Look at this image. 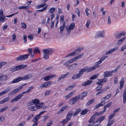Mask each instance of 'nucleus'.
<instances>
[{"label": "nucleus", "mask_w": 126, "mask_h": 126, "mask_svg": "<svg viewBox=\"0 0 126 126\" xmlns=\"http://www.w3.org/2000/svg\"><path fill=\"white\" fill-rule=\"evenodd\" d=\"M32 75L31 74L25 75L23 77H19L16 79H14L11 82V83H14L18 82L22 80H25L29 79L32 77Z\"/></svg>", "instance_id": "obj_1"}, {"label": "nucleus", "mask_w": 126, "mask_h": 126, "mask_svg": "<svg viewBox=\"0 0 126 126\" xmlns=\"http://www.w3.org/2000/svg\"><path fill=\"white\" fill-rule=\"evenodd\" d=\"M84 54L82 53L78 55L75 57L73 58L72 59H71L67 61L66 62L63 64L64 65H66V66H67L68 64L71 63L73 62H75L77 60L79 59L81 57L83 56Z\"/></svg>", "instance_id": "obj_2"}, {"label": "nucleus", "mask_w": 126, "mask_h": 126, "mask_svg": "<svg viewBox=\"0 0 126 126\" xmlns=\"http://www.w3.org/2000/svg\"><path fill=\"white\" fill-rule=\"evenodd\" d=\"M44 54L43 58L46 60H47L49 58L50 55L53 52V51L52 49H44L43 51Z\"/></svg>", "instance_id": "obj_3"}, {"label": "nucleus", "mask_w": 126, "mask_h": 126, "mask_svg": "<svg viewBox=\"0 0 126 126\" xmlns=\"http://www.w3.org/2000/svg\"><path fill=\"white\" fill-rule=\"evenodd\" d=\"M27 93H29L27 90L24 92H23L21 94H19L17 96H16L15 98L12 99L11 100L10 102L11 103H12L14 102L17 101L18 100L20 99L22 97L23 94H24Z\"/></svg>", "instance_id": "obj_4"}, {"label": "nucleus", "mask_w": 126, "mask_h": 126, "mask_svg": "<svg viewBox=\"0 0 126 126\" xmlns=\"http://www.w3.org/2000/svg\"><path fill=\"white\" fill-rule=\"evenodd\" d=\"M90 67L88 68H84L80 69L79 71L78 74V76H79L80 78L83 75L84 72L88 73L89 72L91 71Z\"/></svg>", "instance_id": "obj_5"}, {"label": "nucleus", "mask_w": 126, "mask_h": 126, "mask_svg": "<svg viewBox=\"0 0 126 126\" xmlns=\"http://www.w3.org/2000/svg\"><path fill=\"white\" fill-rule=\"evenodd\" d=\"M83 49V48L82 47H79L74 51L72 52L69 54L67 55L65 57L71 56L77 54L79 53L80 51Z\"/></svg>", "instance_id": "obj_6"}, {"label": "nucleus", "mask_w": 126, "mask_h": 126, "mask_svg": "<svg viewBox=\"0 0 126 126\" xmlns=\"http://www.w3.org/2000/svg\"><path fill=\"white\" fill-rule=\"evenodd\" d=\"M79 97V96L78 95L75 97L72 98L70 100L68 103L71 105L75 103L77 101L80 99Z\"/></svg>", "instance_id": "obj_7"}, {"label": "nucleus", "mask_w": 126, "mask_h": 126, "mask_svg": "<svg viewBox=\"0 0 126 126\" xmlns=\"http://www.w3.org/2000/svg\"><path fill=\"white\" fill-rule=\"evenodd\" d=\"M29 56V55L26 54L20 55L16 58V59L17 61L24 60L26 59Z\"/></svg>", "instance_id": "obj_8"}, {"label": "nucleus", "mask_w": 126, "mask_h": 126, "mask_svg": "<svg viewBox=\"0 0 126 126\" xmlns=\"http://www.w3.org/2000/svg\"><path fill=\"white\" fill-rule=\"evenodd\" d=\"M126 32H116L114 33V36L116 38H120L121 36H125Z\"/></svg>", "instance_id": "obj_9"}, {"label": "nucleus", "mask_w": 126, "mask_h": 126, "mask_svg": "<svg viewBox=\"0 0 126 126\" xmlns=\"http://www.w3.org/2000/svg\"><path fill=\"white\" fill-rule=\"evenodd\" d=\"M32 2V1H28L27 2V3L28 5L26 6H19L18 7V8L20 9H25L26 10H27L30 7V6L29 5L31 4Z\"/></svg>", "instance_id": "obj_10"}, {"label": "nucleus", "mask_w": 126, "mask_h": 126, "mask_svg": "<svg viewBox=\"0 0 126 126\" xmlns=\"http://www.w3.org/2000/svg\"><path fill=\"white\" fill-rule=\"evenodd\" d=\"M101 63V62L99 60L97 62H96L95 63L96 64L94 66H91L89 67L91 70V71H92L93 70H94L96 68L99 67L100 65L99 64Z\"/></svg>", "instance_id": "obj_11"}, {"label": "nucleus", "mask_w": 126, "mask_h": 126, "mask_svg": "<svg viewBox=\"0 0 126 126\" xmlns=\"http://www.w3.org/2000/svg\"><path fill=\"white\" fill-rule=\"evenodd\" d=\"M22 88V86H20L19 87L14 89L9 93L8 95H10L16 93L20 90Z\"/></svg>", "instance_id": "obj_12"}, {"label": "nucleus", "mask_w": 126, "mask_h": 126, "mask_svg": "<svg viewBox=\"0 0 126 126\" xmlns=\"http://www.w3.org/2000/svg\"><path fill=\"white\" fill-rule=\"evenodd\" d=\"M56 74H52L49 76H47L44 77V80L45 81H47L49 80L56 77Z\"/></svg>", "instance_id": "obj_13"}, {"label": "nucleus", "mask_w": 126, "mask_h": 126, "mask_svg": "<svg viewBox=\"0 0 126 126\" xmlns=\"http://www.w3.org/2000/svg\"><path fill=\"white\" fill-rule=\"evenodd\" d=\"M73 112L71 111H70L68 113L66 116V118L69 121L70 120L72 116H73Z\"/></svg>", "instance_id": "obj_14"}, {"label": "nucleus", "mask_w": 126, "mask_h": 126, "mask_svg": "<svg viewBox=\"0 0 126 126\" xmlns=\"http://www.w3.org/2000/svg\"><path fill=\"white\" fill-rule=\"evenodd\" d=\"M27 65H26L20 64L16 66V70H18L23 69L27 67Z\"/></svg>", "instance_id": "obj_15"}, {"label": "nucleus", "mask_w": 126, "mask_h": 126, "mask_svg": "<svg viewBox=\"0 0 126 126\" xmlns=\"http://www.w3.org/2000/svg\"><path fill=\"white\" fill-rule=\"evenodd\" d=\"M111 94H109L106 95L105 97H103L102 98L101 101H102L104 103L105 102L109 99L111 96Z\"/></svg>", "instance_id": "obj_16"}, {"label": "nucleus", "mask_w": 126, "mask_h": 126, "mask_svg": "<svg viewBox=\"0 0 126 126\" xmlns=\"http://www.w3.org/2000/svg\"><path fill=\"white\" fill-rule=\"evenodd\" d=\"M112 73L111 71H106L104 72L103 75L105 77H109L112 75Z\"/></svg>", "instance_id": "obj_17"}, {"label": "nucleus", "mask_w": 126, "mask_h": 126, "mask_svg": "<svg viewBox=\"0 0 126 126\" xmlns=\"http://www.w3.org/2000/svg\"><path fill=\"white\" fill-rule=\"evenodd\" d=\"M98 81L96 83V84L103 85L102 83H105L107 81V79L105 78H104L101 79H98Z\"/></svg>", "instance_id": "obj_18"}, {"label": "nucleus", "mask_w": 126, "mask_h": 126, "mask_svg": "<svg viewBox=\"0 0 126 126\" xmlns=\"http://www.w3.org/2000/svg\"><path fill=\"white\" fill-rule=\"evenodd\" d=\"M11 90V88L9 87H7L3 91L0 93V96L5 94L8 92H9Z\"/></svg>", "instance_id": "obj_19"}, {"label": "nucleus", "mask_w": 126, "mask_h": 126, "mask_svg": "<svg viewBox=\"0 0 126 126\" xmlns=\"http://www.w3.org/2000/svg\"><path fill=\"white\" fill-rule=\"evenodd\" d=\"M68 107V105H66L60 109L58 112L57 114H59L62 112L64 110Z\"/></svg>", "instance_id": "obj_20"}, {"label": "nucleus", "mask_w": 126, "mask_h": 126, "mask_svg": "<svg viewBox=\"0 0 126 126\" xmlns=\"http://www.w3.org/2000/svg\"><path fill=\"white\" fill-rule=\"evenodd\" d=\"M7 78V77L6 75H4L2 73H0V81L5 80Z\"/></svg>", "instance_id": "obj_21"}, {"label": "nucleus", "mask_w": 126, "mask_h": 126, "mask_svg": "<svg viewBox=\"0 0 126 126\" xmlns=\"http://www.w3.org/2000/svg\"><path fill=\"white\" fill-rule=\"evenodd\" d=\"M102 32H100L96 33V35L95 36V38H97L99 37H104V34Z\"/></svg>", "instance_id": "obj_22"}, {"label": "nucleus", "mask_w": 126, "mask_h": 126, "mask_svg": "<svg viewBox=\"0 0 126 126\" xmlns=\"http://www.w3.org/2000/svg\"><path fill=\"white\" fill-rule=\"evenodd\" d=\"M87 94V92H84L78 95L79 96L80 99H82L84 97L86 96Z\"/></svg>", "instance_id": "obj_23"}, {"label": "nucleus", "mask_w": 126, "mask_h": 126, "mask_svg": "<svg viewBox=\"0 0 126 126\" xmlns=\"http://www.w3.org/2000/svg\"><path fill=\"white\" fill-rule=\"evenodd\" d=\"M118 48V47H115L113 49L107 51L106 53V54L108 55L110 54L111 53L113 52L116 50Z\"/></svg>", "instance_id": "obj_24"}, {"label": "nucleus", "mask_w": 126, "mask_h": 126, "mask_svg": "<svg viewBox=\"0 0 126 126\" xmlns=\"http://www.w3.org/2000/svg\"><path fill=\"white\" fill-rule=\"evenodd\" d=\"M69 74V72H68L65 74H63L61 75V76L59 77L57 81L59 82L61 79H63L65 77L67 76Z\"/></svg>", "instance_id": "obj_25"}, {"label": "nucleus", "mask_w": 126, "mask_h": 126, "mask_svg": "<svg viewBox=\"0 0 126 126\" xmlns=\"http://www.w3.org/2000/svg\"><path fill=\"white\" fill-rule=\"evenodd\" d=\"M105 102H104V103L102 102V101H101V102L99 103L96 105L94 107V109H95L98 108L99 107L101 106H102L103 105L105 104Z\"/></svg>", "instance_id": "obj_26"}, {"label": "nucleus", "mask_w": 126, "mask_h": 126, "mask_svg": "<svg viewBox=\"0 0 126 126\" xmlns=\"http://www.w3.org/2000/svg\"><path fill=\"white\" fill-rule=\"evenodd\" d=\"M66 22H64L63 23V26H61L60 27V32L61 33H62L64 30V28L65 27Z\"/></svg>", "instance_id": "obj_27"}, {"label": "nucleus", "mask_w": 126, "mask_h": 126, "mask_svg": "<svg viewBox=\"0 0 126 126\" xmlns=\"http://www.w3.org/2000/svg\"><path fill=\"white\" fill-rule=\"evenodd\" d=\"M123 103L125 104L126 102V87L125 89L123 94Z\"/></svg>", "instance_id": "obj_28"}, {"label": "nucleus", "mask_w": 126, "mask_h": 126, "mask_svg": "<svg viewBox=\"0 0 126 126\" xmlns=\"http://www.w3.org/2000/svg\"><path fill=\"white\" fill-rule=\"evenodd\" d=\"M10 99V97L9 96H8L7 97L5 98L2 100L0 101V104H3L5 102L8 101Z\"/></svg>", "instance_id": "obj_29"}, {"label": "nucleus", "mask_w": 126, "mask_h": 126, "mask_svg": "<svg viewBox=\"0 0 126 126\" xmlns=\"http://www.w3.org/2000/svg\"><path fill=\"white\" fill-rule=\"evenodd\" d=\"M36 105L33 106L29 107L28 108L29 110L32 111H35L37 110Z\"/></svg>", "instance_id": "obj_30"}, {"label": "nucleus", "mask_w": 126, "mask_h": 126, "mask_svg": "<svg viewBox=\"0 0 126 126\" xmlns=\"http://www.w3.org/2000/svg\"><path fill=\"white\" fill-rule=\"evenodd\" d=\"M92 81L91 80H88L87 81L85 82L84 83L82 84V85L83 86H85L91 84Z\"/></svg>", "instance_id": "obj_31"}, {"label": "nucleus", "mask_w": 126, "mask_h": 126, "mask_svg": "<svg viewBox=\"0 0 126 126\" xmlns=\"http://www.w3.org/2000/svg\"><path fill=\"white\" fill-rule=\"evenodd\" d=\"M94 114L93 115H92L90 119L88 121V122L89 123H93L95 120V117Z\"/></svg>", "instance_id": "obj_32"}, {"label": "nucleus", "mask_w": 126, "mask_h": 126, "mask_svg": "<svg viewBox=\"0 0 126 126\" xmlns=\"http://www.w3.org/2000/svg\"><path fill=\"white\" fill-rule=\"evenodd\" d=\"M112 104L111 102H110L108 103L107 104L104 106L103 109L104 111H105L106 110V108L109 107Z\"/></svg>", "instance_id": "obj_33"}, {"label": "nucleus", "mask_w": 126, "mask_h": 126, "mask_svg": "<svg viewBox=\"0 0 126 126\" xmlns=\"http://www.w3.org/2000/svg\"><path fill=\"white\" fill-rule=\"evenodd\" d=\"M32 101L33 105V104L37 105L39 103L40 101L38 99L36 98L34 99H32Z\"/></svg>", "instance_id": "obj_34"}, {"label": "nucleus", "mask_w": 126, "mask_h": 126, "mask_svg": "<svg viewBox=\"0 0 126 126\" xmlns=\"http://www.w3.org/2000/svg\"><path fill=\"white\" fill-rule=\"evenodd\" d=\"M76 85V84L75 83H74L73 85L68 86L66 88V91H68L72 89L73 88L75 87Z\"/></svg>", "instance_id": "obj_35"}, {"label": "nucleus", "mask_w": 126, "mask_h": 126, "mask_svg": "<svg viewBox=\"0 0 126 126\" xmlns=\"http://www.w3.org/2000/svg\"><path fill=\"white\" fill-rule=\"evenodd\" d=\"M43 103L42 102L40 103L37 105H35L36 107L37 108V109H38L42 108L43 106Z\"/></svg>", "instance_id": "obj_36"}, {"label": "nucleus", "mask_w": 126, "mask_h": 126, "mask_svg": "<svg viewBox=\"0 0 126 126\" xmlns=\"http://www.w3.org/2000/svg\"><path fill=\"white\" fill-rule=\"evenodd\" d=\"M105 116H100L97 119L98 121L100 123L102 121L105 119Z\"/></svg>", "instance_id": "obj_37"}, {"label": "nucleus", "mask_w": 126, "mask_h": 126, "mask_svg": "<svg viewBox=\"0 0 126 126\" xmlns=\"http://www.w3.org/2000/svg\"><path fill=\"white\" fill-rule=\"evenodd\" d=\"M81 111V109H77L75 111V112L73 114V116L74 117L77 115Z\"/></svg>", "instance_id": "obj_38"}, {"label": "nucleus", "mask_w": 126, "mask_h": 126, "mask_svg": "<svg viewBox=\"0 0 126 126\" xmlns=\"http://www.w3.org/2000/svg\"><path fill=\"white\" fill-rule=\"evenodd\" d=\"M95 99L94 98H93L91 99V100H89L87 102L86 104V106H88L89 105H90L94 101Z\"/></svg>", "instance_id": "obj_39"}, {"label": "nucleus", "mask_w": 126, "mask_h": 126, "mask_svg": "<svg viewBox=\"0 0 126 126\" xmlns=\"http://www.w3.org/2000/svg\"><path fill=\"white\" fill-rule=\"evenodd\" d=\"M73 91H72V92H71L68 94L64 96V97L63 98H64L66 99L68 98L69 97H70L71 96H72L73 95Z\"/></svg>", "instance_id": "obj_40"}, {"label": "nucleus", "mask_w": 126, "mask_h": 126, "mask_svg": "<svg viewBox=\"0 0 126 126\" xmlns=\"http://www.w3.org/2000/svg\"><path fill=\"white\" fill-rule=\"evenodd\" d=\"M73 91H72V92H71L68 94L64 96V97L63 98H64L66 99L68 98L69 97H70L71 96H72L73 95Z\"/></svg>", "instance_id": "obj_41"}, {"label": "nucleus", "mask_w": 126, "mask_h": 126, "mask_svg": "<svg viewBox=\"0 0 126 126\" xmlns=\"http://www.w3.org/2000/svg\"><path fill=\"white\" fill-rule=\"evenodd\" d=\"M73 91H72V92H71L68 94L64 96V97L63 98H64L66 99L68 98L69 97H70L71 96H72L73 95Z\"/></svg>", "instance_id": "obj_42"}, {"label": "nucleus", "mask_w": 126, "mask_h": 126, "mask_svg": "<svg viewBox=\"0 0 126 126\" xmlns=\"http://www.w3.org/2000/svg\"><path fill=\"white\" fill-rule=\"evenodd\" d=\"M105 112V111H104V110L103 109V111L100 112H96L94 114V115H95V116H100L102 115Z\"/></svg>", "instance_id": "obj_43"}, {"label": "nucleus", "mask_w": 126, "mask_h": 126, "mask_svg": "<svg viewBox=\"0 0 126 126\" xmlns=\"http://www.w3.org/2000/svg\"><path fill=\"white\" fill-rule=\"evenodd\" d=\"M48 5H47V6L45 7H43V8L41 9H40L37 10L36 11L38 13L39 12H41L43 11L44 10H46L47 9V7L48 6Z\"/></svg>", "instance_id": "obj_44"}, {"label": "nucleus", "mask_w": 126, "mask_h": 126, "mask_svg": "<svg viewBox=\"0 0 126 126\" xmlns=\"http://www.w3.org/2000/svg\"><path fill=\"white\" fill-rule=\"evenodd\" d=\"M75 27V24L74 23H72L70 24L69 26V29L73 30Z\"/></svg>", "instance_id": "obj_45"}, {"label": "nucleus", "mask_w": 126, "mask_h": 126, "mask_svg": "<svg viewBox=\"0 0 126 126\" xmlns=\"http://www.w3.org/2000/svg\"><path fill=\"white\" fill-rule=\"evenodd\" d=\"M126 37H124L122 38L121 39L119 40L117 42V44L118 45H121L122 42L125 39Z\"/></svg>", "instance_id": "obj_46"}, {"label": "nucleus", "mask_w": 126, "mask_h": 126, "mask_svg": "<svg viewBox=\"0 0 126 126\" xmlns=\"http://www.w3.org/2000/svg\"><path fill=\"white\" fill-rule=\"evenodd\" d=\"M45 84L46 87H48L50 86L52 83V82L51 81H49L45 83Z\"/></svg>", "instance_id": "obj_47"}, {"label": "nucleus", "mask_w": 126, "mask_h": 126, "mask_svg": "<svg viewBox=\"0 0 126 126\" xmlns=\"http://www.w3.org/2000/svg\"><path fill=\"white\" fill-rule=\"evenodd\" d=\"M46 4V3H44L42 4H40L39 5H37L36 7V8L37 9H38L42 8L44 6H45Z\"/></svg>", "instance_id": "obj_48"}, {"label": "nucleus", "mask_w": 126, "mask_h": 126, "mask_svg": "<svg viewBox=\"0 0 126 126\" xmlns=\"http://www.w3.org/2000/svg\"><path fill=\"white\" fill-rule=\"evenodd\" d=\"M124 81H121L120 82V87L119 88L120 89H121L122 88L124 84Z\"/></svg>", "instance_id": "obj_49"}, {"label": "nucleus", "mask_w": 126, "mask_h": 126, "mask_svg": "<svg viewBox=\"0 0 126 126\" xmlns=\"http://www.w3.org/2000/svg\"><path fill=\"white\" fill-rule=\"evenodd\" d=\"M28 52L31 54L32 58H33L34 56V53H32V48H29L28 49Z\"/></svg>", "instance_id": "obj_50"}, {"label": "nucleus", "mask_w": 126, "mask_h": 126, "mask_svg": "<svg viewBox=\"0 0 126 126\" xmlns=\"http://www.w3.org/2000/svg\"><path fill=\"white\" fill-rule=\"evenodd\" d=\"M98 85V86L96 88V91H97L98 90L100 89L101 88H102L103 87V85L100 84H97Z\"/></svg>", "instance_id": "obj_51"}, {"label": "nucleus", "mask_w": 126, "mask_h": 126, "mask_svg": "<svg viewBox=\"0 0 126 126\" xmlns=\"http://www.w3.org/2000/svg\"><path fill=\"white\" fill-rule=\"evenodd\" d=\"M6 18L5 16H3V17L0 16V22L3 23L5 21Z\"/></svg>", "instance_id": "obj_52"}, {"label": "nucleus", "mask_w": 126, "mask_h": 126, "mask_svg": "<svg viewBox=\"0 0 126 126\" xmlns=\"http://www.w3.org/2000/svg\"><path fill=\"white\" fill-rule=\"evenodd\" d=\"M98 76V75L97 74H95L92 76L90 78V79L91 80H93L97 78Z\"/></svg>", "instance_id": "obj_53"}, {"label": "nucleus", "mask_w": 126, "mask_h": 126, "mask_svg": "<svg viewBox=\"0 0 126 126\" xmlns=\"http://www.w3.org/2000/svg\"><path fill=\"white\" fill-rule=\"evenodd\" d=\"M79 78V76H78V75L77 74H74L72 77V79H78Z\"/></svg>", "instance_id": "obj_54"}, {"label": "nucleus", "mask_w": 126, "mask_h": 126, "mask_svg": "<svg viewBox=\"0 0 126 126\" xmlns=\"http://www.w3.org/2000/svg\"><path fill=\"white\" fill-rule=\"evenodd\" d=\"M88 111L87 109H85L82 110L81 112V114L82 115H84Z\"/></svg>", "instance_id": "obj_55"}, {"label": "nucleus", "mask_w": 126, "mask_h": 126, "mask_svg": "<svg viewBox=\"0 0 126 126\" xmlns=\"http://www.w3.org/2000/svg\"><path fill=\"white\" fill-rule=\"evenodd\" d=\"M55 8L54 7H52L48 11L49 12H50V13H53V12L55 11Z\"/></svg>", "instance_id": "obj_56"}, {"label": "nucleus", "mask_w": 126, "mask_h": 126, "mask_svg": "<svg viewBox=\"0 0 126 126\" xmlns=\"http://www.w3.org/2000/svg\"><path fill=\"white\" fill-rule=\"evenodd\" d=\"M115 114L114 113H113L111 115L109 116L108 121H110L112 118H113L115 116Z\"/></svg>", "instance_id": "obj_57"}, {"label": "nucleus", "mask_w": 126, "mask_h": 126, "mask_svg": "<svg viewBox=\"0 0 126 126\" xmlns=\"http://www.w3.org/2000/svg\"><path fill=\"white\" fill-rule=\"evenodd\" d=\"M28 38L31 41H32L33 39V36L32 35H30L28 36Z\"/></svg>", "instance_id": "obj_58"}, {"label": "nucleus", "mask_w": 126, "mask_h": 126, "mask_svg": "<svg viewBox=\"0 0 126 126\" xmlns=\"http://www.w3.org/2000/svg\"><path fill=\"white\" fill-rule=\"evenodd\" d=\"M100 124V123L98 122V120H97V121H96L93 123V125L94 126H96L99 125Z\"/></svg>", "instance_id": "obj_59"}, {"label": "nucleus", "mask_w": 126, "mask_h": 126, "mask_svg": "<svg viewBox=\"0 0 126 126\" xmlns=\"http://www.w3.org/2000/svg\"><path fill=\"white\" fill-rule=\"evenodd\" d=\"M108 58V57L107 56H105L101 58L100 60V61L102 63L104 60Z\"/></svg>", "instance_id": "obj_60"}, {"label": "nucleus", "mask_w": 126, "mask_h": 126, "mask_svg": "<svg viewBox=\"0 0 126 126\" xmlns=\"http://www.w3.org/2000/svg\"><path fill=\"white\" fill-rule=\"evenodd\" d=\"M21 24L22 27L23 28L26 29L27 28V25L24 23H21Z\"/></svg>", "instance_id": "obj_61"}, {"label": "nucleus", "mask_w": 126, "mask_h": 126, "mask_svg": "<svg viewBox=\"0 0 126 126\" xmlns=\"http://www.w3.org/2000/svg\"><path fill=\"white\" fill-rule=\"evenodd\" d=\"M40 116H39L38 114L35 116L34 117V119L35 121H37L40 118L39 117Z\"/></svg>", "instance_id": "obj_62"}, {"label": "nucleus", "mask_w": 126, "mask_h": 126, "mask_svg": "<svg viewBox=\"0 0 126 126\" xmlns=\"http://www.w3.org/2000/svg\"><path fill=\"white\" fill-rule=\"evenodd\" d=\"M34 52L35 53H40V51L39 49L38 48H35L34 49Z\"/></svg>", "instance_id": "obj_63"}, {"label": "nucleus", "mask_w": 126, "mask_h": 126, "mask_svg": "<svg viewBox=\"0 0 126 126\" xmlns=\"http://www.w3.org/2000/svg\"><path fill=\"white\" fill-rule=\"evenodd\" d=\"M68 121H69L66 118V119H64L61 122V123L63 124H64L65 123L67 122Z\"/></svg>", "instance_id": "obj_64"}]
</instances>
